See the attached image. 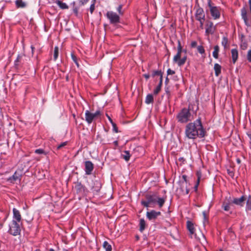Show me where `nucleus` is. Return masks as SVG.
Returning <instances> with one entry per match:
<instances>
[{"mask_svg": "<svg viewBox=\"0 0 251 251\" xmlns=\"http://www.w3.org/2000/svg\"><path fill=\"white\" fill-rule=\"evenodd\" d=\"M206 133V131L202 125L201 117L193 122L188 123L185 126V135L189 139L202 138L205 137Z\"/></svg>", "mask_w": 251, "mask_h": 251, "instance_id": "f257e3e1", "label": "nucleus"}, {"mask_svg": "<svg viewBox=\"0 0 251 251\" xmlns=\"http://www.w3.org/2000/svg\"><path fill=\"white\" fill-rule=\"evenodd\" d=\"M190 106L189 105L188 109L183 108L180 111L176 116L178 122L184 124L192 120L193 117L190 112Z\"/></svg>", "mask_w": 251, "mask_h": 251, "instance_id": "f03ea898", "label": "nucleus"}, {"mask_svg": "<svg viewBox=\"0 0 251 251\" xmlns=\"http://www.w3.org/2000/svg\"><path fill=\"white\" fill-rule=\"evenodd\" d=\"M177 43L178 46L177 47V53L174 57L173 62L177 63V65L179 67H180L183 66L185 64L187 59L186 55H184L181 58H180L181 53L183 51L186 53V50H182V47L181 45L180 41L178 40Z\"/></svg>", "mask_w": 251, "mask_h": 251, "instance_id": "7ed1b4c3", "label": "nucleus"}, {"mask_svg": "<svg viewBox=\"0 0 251 251\" xmlns=\"http://www.w3.org/2000/svg\"><path fill=\"white\" fill-rule=\"evenodd\" d=\"M146 198L147 200L149 201L151 204L157 203L160 208L163 206L166 200L164 198L158 197L156 194L147 195Z\"/></svg>", "mask_w": 251, "mask_h": 251, "instance_id": "20e7f679", "label": "nucleus"}, {"mask_svg": "<svg viewBox=\"0 0 251 251\" xmlns=\"http://www.w3.org/2000/svg\"><path fill=\"white\" fill-rule=\"evenodd\" d=\"M207 5L209 8L211 15L213 19L217 20L220 18L221 8L216 6L212 3L211 0H207Z\"/></svg>", "mask_w": 251, "mask_h": 251, "instance_id": "39448f33", "label": "nucleus"}, {"mask_svg": "<svg viewBox=\"0 0 251 251\" xmlns=\"http://www.w3.org/2000/svg\"><path fill=\"white\" fill-rule=\"evenodd\" d=\"M89 187L94 194H98L101 187V184L99 178L95 177L88 182Z\"/></svg>", "mask_w": 251, "mask_h": 251, "instance_id": "423d86ee", "label": "nucleus"}, {"mask_svg": "<svg viewBox=\"0 0 251 251\" xmlns=\"http://www.w3.org/2000/svg\"><path fill=\"white\" fill-rule=\"evenodd\" d=\"M21 231V229L19 223L12 221L11 223L9 225L8 232L10 234L16 236L20 235Z\"/></svg>", "mask_w": 251, "mask_h": 251, "instance_id": "0eeeda50", "label": "nucleus"}, {"mask_svg": "<svg viewBox=\"0 0 251 251\" xmlns=\"http://www.w3.org/2000/svg\"><path fill=\"white\" fill-rule=\"evenodd\" d=\"M101 115L100 110H97L94 113H91L89 110L85 112V120L88 124L90 125L99 116Z\"/></svg>", "mask_w": 251, "mask_h": 251, "instance_id": "6e6552de", "label": "nucleus"}, {"mask_svg": "<svg viewBox=\"0 0 251 251\" xmlns=\"http://www.w3.org/2000/svg\"><path fill=\"white\" fill-rule=\"evenodd\" d=\"M106 16L111 24H116L120 22L119 15L113 11H108L106 13Z\"/></svg>", "mask_w": 251, "mask_h": 251, "instance_id": "1a4fd4ad", "label": "nucleus"}, {"mask_svg": "<svg viewBox=\"0 0 251 251\" xmlns=\"http://www.w3.org/2000/svg\"><path fill=\"white\" fill-rule=\"evenodd\" d=\"M75 190L77 194L82 196L87 195L88 192L85 186L78 181L75 182Z\"/></svg>", "mask_w": 251, "mask_h": 251, "instance_id": "9d476101", "label": "nucleus"}, {"mask_svg": "<svg viewBox=\"0 0 251 251\" xmlns=\"http://www.w3.org/2000/svg\"><path fill=\"white\" fill-rule=\"evenodd\" d=\"M216 26L214 25L213 23L211 21H207L205 24V34L206 36L212 35L216 30Z\"/></svg>", "mask_w": 251, "mask_h": 251, "instance_id": "9b49d317", "label": "nucleus"}, {"mask_svg": "<svg viewBox=\"0 0 251 251\" xmlns=\"http://www.w3.org/2000/svg\"><path fill=\"white\" fill-rule=\"evenodd\" d=\"M161 215L160 211H156L154 210H151L148 211L146 213L147 219L151 221H154L157 217Z\"/></svg>", "mask_w": 251, "mask_h": 251, "instance_id": "f8f14e48", "label": "nucleus"}, {"mask_svg": "<svg viewBox=\"0 0 251 251\" xmlns=\"http://www.w3.org/2000/svg\"><path fill=\"white\" fill-rule=\"evenodd\" d=\"M25 56L24 53L19 54L17 55V58L14 61V67L15 68L18 69L24 65L25 63L24 57Z\"/></svg>", "mask_w": 251, "mask_h": 251, "instance_id": "ddd939ff", "label": "nucleus"}, {"mask_svg": "<svg viewBox=\"0 0 251 251\" xmlns=\"http://www.w3.org/2000/svg\"><path fill=\"white\" fill-rule=\"evenodd\" d=\"M195 16L198 21L205 20V15L203 8L201 7L197 8L195 12Z\"/></svg>", "mask_w": 251, "mask_h": 251, "instance_id": "4468645a", "label": "nucleus"}, {"mask_svg": "<svg viewBox=\"0 0 251 251\" xmlns=\"http://www.w3.org/2000/svg\"><path fill=\"white\" fill-rule=\"evenodd\" d=\"M22 175L16 171L12 176L9 177L7 181L10 183H14L16 181L21 182Z\"/></svg>", "mask_w": 251, "mask_h": 251, "instance_id": "2eb2a0df", "label": "nucleus"}, {"mask_svg": "<svg viewBox=\"0 0 251 251\" xmlns=\"http://www.w3.org/2000/svg\"><path fill=\"white\" fill-rule=\"evenodd\" d=\"M85 172L86 175H90L94 169V165L90 161H86L84 163Z\"/></svg>", "mask_w": 251, "mask_h": 251, "instance_id": "dca6fc26", "label": "nucleus"}, {"mask_svg": "<svg viewBox=\"0 0 251 251\" xmlns=\"http://www.w3.org/2000/svg\"><path fill=\"white\" fill-rule=\"evenodd\" d=\"M13 220L12 221H15L17 223H20L22 220V216L20 211L15 208L13 209Z\"/></svg>", "mask_w": 251, "mask_h": 251, "instance_id": "f3484780", "label": "nucleus"}, {"mask_svg": "<svg viewBox=\"0 0 251 251\" xmlns=\"http://www.w3.org/2000/svg\"><path fill=\"white\" fill-rule=\"evenodd\" d=\"M246 200V197L244 196H242L239 198H234L232 203L240 206H243Z\"/></svg>", "mask_w": 251, "mask_h": 251, "instance_id": "a211bd4d", "label": "nucleus"}, {"mask_svg": "<svg viewBox=\"0 0 251 251\" xmlns=\"http://www.w3.org/2000/svg\"><path fill=\"white\" fill-rule=\"evenodd\" d=\"M241 15L242 18L243 19L245 24L248 26H249L250 25L248 22V19L247 17V12L246 8L244 7H243L241 10Z\"/></svg>", "mask_w": 251, "mask_h": 251, "instance_id": "6ab92c4d", "label": "nucleus"}, {"mask_svg": "<svg viewBox=\"0 0 251 251\" xmlns=\"http://www.w3.org/2000/svg\"><path fill=\"white\" fill-rule=\"evenodd\" d=\"M231 57L233 63L234 64L238 58V51L236 49H233L231 50Z\"/></svg>", "mask_w": 251, "mask_h": 251, "instance_id": "aec40b11", "label": "nucleus"}, {"mask_svg": "<svg viewBox=\"0 0 251 251\" xmlns=\"http://www.w3.org/2000/svg\"><path fill=\"white\" fill-rule=\"evenodd\" d=\"M187 228L191 235H193L195 234V229L194 226V224L192 222L190 221H188L187 222Z\"/></svg>", "mask_w": 251, "mask_h": 251, "instance_id": "412c9836", "label": "nucleus"}, {"mask_svg": "<svg viewBox=\"0 0 251 251\" xmlns=\"http://www.w3.org/2000/svg\"><path fill=\"white\" fill-rule=\"evenodd\" d=\"M232 202L230 201L229 200L225 201L222 204V207L225 211H228L230 209V205Z\"/></svg>", "mask_w": 251, "mask_h": 251, "instance_id": "4be33fe9", "label": "nucleus"}, {"mask_svg": "<svg viewBox=\"0 0 251 251\" xmlns=\"http://www.w3.org/2000/svg\"><path fill=\"white\" fill-rule=\"evenodd\" d=\"M71 5H72V9L73 11L76 16L78 15V10L80 6H81L79 4L78 5H76L75 1H73L71 3Z\"/></svg>", "mask_w": 251, "mask_h": 251, "instance_id": "5701e85b", "label": "nucleus"}, {"mask_svg": "<svg viewBox=\"0 0 251 251\" xmlns=\"http://www.w3.org/2000/svg\"><path fill=\"white\" fill-rule=\"evenodd\" d=\"M215 74L216 76H218L221 73V66L218 63H215L214 66Z\"/></svg>", "mask_w": 251, "mask_h": 251, "instance_id": "b1692460", "label": "nucleus"}, {"mask_svg": "<svg viewBox=\"0 0 251 251\" xmlns=\"http://www.w3.org/2000/svg\"><path fill=\"white\" fill-rule=\"evenodd\" d=\"M55 3L57 4V5L62 9H68L69 6L66 3L63 2L62 1L59 0H56L55 1Z\"/></svg>", "mask_w": 251, "mask_h": 251, "instance_id": "393cba45", "label": "nucleus"}, {"mask_svg": "<svg viewBox=\"0 0 251 251\" xmlns=\"http://www.w3.org/2000/svg\"><path fill=\"white\" fill-rule=\"evenodd\" d=\"M15 5L18 8H25L26 6V3L22 0H16L15 1Z\"/></svg>", "mask_w": 251, "mask_h": 251, "instance_id": "a878e982", "label": "nucleus"}, {"mask_svg": "<svg viewBox=\"0 0 251 251\" xmlns=\"http://www.w3.org/2000/svg\"><path fill=\"white\" fill-rule=\"evenodd\" d=\"M162 82H163V79H162V78H161V79H159V84H158V85L156 86V87L153 91V94L154 95H157L159 93V92L160 91L161 88V87L162 85Z\"/></svg>", "mask_w": 251, "mask_h": 251, "instance_id": "bb28decb", "label": "nucleus"}, {"mask_svg": "<svg viewBox=\"0 0 251 251\" xmlns=\"http://www.w3.org/2000/svg\"><path fill=\"white\" fill-rule=\"evenodd\" d=\"M130 154L129 151H125L122 154V157L125 159L126 161H128L130 158Z\"/></svg>", "mask_w": 251, "mask_h": 251, "instance_id": "cd10ccee", "label": "nucleus"}, {"mask_svg": "<svg viewBox=\"0 0 251 251\" xmlns=\"http://www.w3.org/2000/svg\"><path fill=\"white\" fill-rule=\"evenodd\" d=\"M146 222L144 219H141L139 222V230L143 232L146 228Z\"/></svg>", "mask_w": 251, "mask_h": 251, "instance_id": "c85d7f7f", "label": "nucleus"}, {"mask_svg": "<svg viewBox=\"0 0 251 251\" xmlns=\"http://www.w3.org/2000/svg\"><path fill=\"white\" fill-rule=\"evenodd\" d=\"M153 102V97L152 94H148L145 99V103L146 104H150Z\"/></svg>", "mask_w": 251, "mask_h": 251, "instance_id": "c756f323", "label": "nucleus"}, {"mask_svg": "<svg viewBox=\"0 0 251 251\" xmlns=\"http://www.w3.org/2000/svg\"><path fill=\"white\" fill-rule=\"evenodd\" d=\"M219 47L218 45L215 46L214 47V51H213V56L215 59H218L219 57Z\"/></svg>", "mask_w": 251, "mask_h": 251, "instance_id": "7c9ffc66", "label": "nucleus"}, {"mask_svg": "<svg viewBox=\"0 0 251 251\" xmlns=\"http://www.w3.org/2000/svg\"><path fill=\"white\" fill-rule=\"evenodd\" d=\"M246 210H251V195H249L246 202Z\"/></svg>", "mask_w": 251, "mask_h": 251, "instance_id": "2f4dec72", "label": "nucleus"}, {"mask_svg": "<svg viewBox=\"0 0 251 251\" xmlns=\"http://www.w3.org/2000/svg\"><path fill=\"white\" fill-rule=\"evenodd\" d=\"M228 43V38L226 36H224L222 38V45L224 47L225 49H226L227 48V44Z\"/></svg>", "mask_w": 251, "mask_h": 251, "instance_id": "473e14b6", "label": "nucleus"}, {"mask_svg": "<svg viewBox=\"0 0 251 251\" xmlns=\"http://www.w3.org/2000/svg\"><path fill=\"white\" fill-rule=\"evenodd\" d=\"M103 247L105 250L106 251H112L111 246L107 241H104L103 242Z\"/></svg>", "mask_w": 251, "mask_h": 251, "instance_id": "72a5a7b5", "label": "nucleus"}, {"mask_svg": "<svg viewBox=\"0 0 251 251\" xmlns=\"http://www.w3.org/2000/svg\"><path fill=\"white\" fill-rule=\"evenodd\" d=\"M155 75L159 76V79H161V78H162V79H163V74L161 71H153L152 74V76L154 77Z\"/></svg>", "mask_w": 251, "mask_h": 251, "instance_id": "f704fd0d", "label": "nucleus"}, {"mask_svg": "<svg viewBox=\"0 0 251 251\" xmlns=\"http://www.w3.org/2000/svg\"><path fill=\"white\" fill-rule=\"evenodd\" d=\"M59 54V48L58 47L56 46L54 49V53H53V58L54 60H56L58 58Z\"/></svg>", "mask_w": 251, "mask_h": 251, "instance_id": "c9c22d12", "label": "nucleus"}, {"mask_svg": "<svg viewBox=\"0 0 251 251\" xmlns=\"http://www.w3.org/2000/svg\"><path fill=\"white\" fill-rule=\"evenodd\" d=\"M197 176H198L197 181V183H196V185L194 186V190H195V191H197V190H198V186L199 185L200 180V178H201V174H199V173H197Z\"/></svg>", "mask_w": 251, "mask_h": 251, "instance_id": "e433bc0d", "label": "nucleus"}, {"mask_svg": "<svg viewBox=\"0 0 251 251\" xmlns=\"http://www.w3.org/2000/svg\"><path fill=\"white\" fill-rule=\"evenodd\" d=\"M197 50L198 52L201 54H204L205 53V50L203 47L201 45L198 46Z\"/></svg>", "mask_w": 251, "mask_h": 251, "instance_id": "4c0bfd02", "label": "nucleus"}, {"mask_svg": "<svg viewBox=\"0 0 251 251\" xmlns=\"http://www.w3.org/2000/svg\"><path fill=\"white\" fill-rule=\"evenodd\" d=\"M71 57L73 61L75 63L77 67H79V64L77 62L76 56L73 53H71Z\"/></svg>", "mask_w": 251, "mask_h": 251, "instance_id": "58836bf2", "label": "nucleus"}, {"mask_svg": "<svg viewBox=\"0 0 251 251\" xmlns=\"http://www.w3.org/2000/svg\"><path fill=\"white\" fill-rule=\"evenodd\" d=\"M141 203L142 205H143L144 206L146 207H149L150 204H151L150 202H149L148 200H147L146 201H142Z\"/></svg>", "mask_w": 251, "mask_h": 251, "instance_id": "ea45409f", "label": "nucleus"}, {"mask_svg": "<svg viewBox=\"0 0 251 251\" xmlns=\"http://www.w3.org/2000/svg\"><path fill=\"white\" fill-rule=\"evenodd\" d=\"M112 126V127H113V130L116 132V133H118L119 132L118 131V127L117 126V125L116 124L113 122L111 124Z\"/></svg>", "mask_w": 251, "mask_h": 251, "instance_id": "a19ab883", "label": "nucleus"}, {"mask_svg": "<svg viewBox=\"0 0 251 251\" xmlns=\"http://www.w3.org/2000/svg\"><path fill=\"white\" fill-rule=\"evenodd\" d=\"M35 152L37 154H46L44 150L41 149H36L35 151Z\"/></svg>", "mask_w": 251, "mask_h": 251, "instance_id": "79ce46f5", "label": "nucleus"}, {"mask_svg": "<svg viewBox=\"0 0 251 251\" xmlns=\"http://www.w3.org/2000/svg\"><path fill=\"white\" fill-rule=\"evenodd\" d=\"M123 8V5L122 4H120L118 6V7L117 8V10L120 15H123V13L122 11Z\"/></svg>", "mask_w": 251, "mask_h": 251, "instance_id": "37998d69", "label": "nucleus"}, {"mask_svg": "<svg viewBox=\"0 0 251 251\" xmlns=\"http://www.w3.org/2000/svg\"><path fill=\"white\" fill-rule=\"evenodd\" d=\"M247 60L249 62H251V50L248 51L247 53Z\"/></svg>", "mask_w": 251, "mask_h": 251, "instance_id": "c03bdc74", "label": "nucleus"}, {"mask_svg": "<svg viewBox=\"0 0 251 251\" xmlns=\"http://www.w3.org/2000/svg\"><path fill=\"white\" fill-rule=\"evenodd\" d=\"M67 142H63L61 144H60V145H59L57 147V150H59L62 147H64V146H65L66 145H67Z\"/></svg>", "mask_w": 251, "mask_h": 251, "instance_id": "a18cd8bd", "label": "nucleus"}, {"mask_svg": "<svg viewBox=\"0 0 251 251\" xmlns=\"http://www.w3.org/2000/svg\"><path fill=\"white\" fill-rule=\"evenodd\" d=\"M247 47L248 44L246 42L242 43V44L241 45V48L243 50H246L247 48Z\"/></svg>", "mask_w": 251, "mask_h": 251, "instance_id": "49530a36", "label": "nucleus"}, {"mask_svg": "<svg viewBox=\"0 0 251 251\" xmlns=\"http://www.w3.org/2000/svg\"><path fill=\"white\" fill-rule=\"evenodd\" d=\"M95 3L94 2L93 3L91 4L90 6V11L91 14L93 13L94 10H95Z\"/></svg>", "mask_w": 251, "mask_h": 251, "instance_id": "de8ad7c7", "label": "nucleus"}, {"mask_svg": "<svg viewBox=\"0 0 251 251\" xmlns=\"http://www.w3.org/2000/svg\"><path fill=\"white\" fill-rule=\"evenodd\" d=\"M167 75H171L175 74V72L171 69H168L167 71Z\"/></svg>", "mask_w": 251, "mask_h": 251, "instance_id": "09e8293b", "label": "nucleus"}, {"mask_svg": "<svg viewBox=\"0 0 251 251\" xmlns=\"http://www.w3.org/2000/svg\"><path fill=\"white\" fill-rule=\"evenodd\" d=\"M187 176L186 175H182V178L183 179V181H182L183 183L185 182L186 184L187 183L188 180H187Z\"/></svg>", "mask_w": 251, "mask_h": 251, "instance_id": "8fccbe9b", "label": "nucleus"}, {"mask_svg": "<svg viewBox=\"0 0 251 251\" xmlns=\"http://www.w3.org/2000/svg\"><path fill=\"white\" fill-rule=\"evenodd\" d=\"M178 161L181 162V164H180V165H181L183 164H184L185 162H186L185 159L183 157H179L178 158Z\"/></svg>", "mask_w": 251, "mask_h": 251, "instance_id": "3c124183", "label": "nucleus"}, {"mask_svg": "<svg viewBox=\"0 0 251 251\" xmlns=\"http://www.w3.org/2000/svg\"><path fill=\"white\" fill-rule=\"evenodd\" d=\"M89 0H79V4L83 5L86 4Z\"/></svg>", "mask_w": 251, "mask_h": 251, "instance_id": "603ef678", "label": "nucleus"}, {"mask_svg": "<svg viewBox=\"0 0 251 251\" xmlns=\"http://www.w3.org/2000/svg\"><path fill=\"white\" fill-rule=\"evenodd\" d=\"M204 21H205V20L199 21V22L200 23V27L201 29H203V24H204Z\"/></svg>", "mask_w": 251, "mask_h": 251, "instance_id": "864d4df0", "label": "nucleus"}, {"mask_svg": "<svg viewBox=\"0 0 251 251\" xmlns=\"http://www.w3.org/2000/svg\"><path fill=\"white\" fill-rule=\"evenodd\" d=\"M197 43L195 41H192L191 43V48H195L197 46Z\"/></svg>", "mask_w": 251, "mask_h": 251, "instance_id": "5fc2aeb1", "label": "nucleus"}, {"mask_svg": "<svg viewBox=\"0 0 251 251\" xmlns=\"http://www.w3.org/2000/svg\"><path fill=\"white\" fill-rule=\"evenodd\" d=\"M143 76L147 80L148 79L150 76V75L148 74L143 75Z\"/></svg>", "mask_w": 251, "mask_h": 251, "instance_id": "6e6d98bb", "label": "nucleus"}, {"mask_svg": "<svg viewBox=\"0 0 251 251\" xmlns=\"http://www.w3.org/2000/svg\"><path fill=\"white\" fill-rule=\"evenodd\" d=\"M30 48L31 49L32 55H33L35 48L33 47V46L31 45Z\"/></svg>", "mask_w": 251, "mask_h": 251, "instance_id": "4d7b16f0", "label": "nucleus"}, {"mask_svg": "<svg viewBox=\"0 0 251 251\" xmlns=\"http://www.w3.org/2000/svg\"><path fill=\"white\" fill-rule=\"evenodd\" d=\"M106 117L108 118V120L109 121L110 123L112 124V123H113L112 119L109 117V116L108 114H106Z\"/></svg>", "mask_w": 251, "mask_h": 251, "instance_id": "13d9d810", "label": "nucleus"}, {"mask_svg": "<svg viewBox=\"0 0 251 251\" xmlns=\"http://www.w3.org/2000/svg\"><path fill=\"white\" fill-rule=\"evenodd\" d=\"M249 5L250 8V10L251 13V0H249Z\"/></svg>", "mask_w": 251, "mask_h": 251, "instance_id": "bf43d9fd", "label": "nucleus"}, {"mask_svg": "<svg viewBox=\"0 0 251 251\" xmlns=\"http://www.w3.org/2000/svg\"><path fill=\"white\" fill-rule=\"evenodd\" d=\"M113 143L115 146H118V141L116 140V141H114Z\"/></svg>", "mask_w": 251, "mask_h": 251, "instance_id": "052dcab7", "label": "nucleus"}, {"mask_svg": "<svg viewBox=\"0 0 251 251\" xmlns=\"http://www.w3.org/2000/svg\"><path fill=\"white\" fill-rule=\"evenodd\" d=\"M202 214H203V215L204 219L205 220L206 219V213H205V211H203L202 212Z\"/></svg>", "mask_w": 251, "mask_h": 251, "instance_id": "680f3d73", "label": "nucleus"}, {"mask_svg": "<svg viewBox=\"0 0 251 251\" xmlns=\"http://www.w3.org/2000/svg\"><path fill=\"white\" fill-rule=\"evenodd\" d=\"M169 82V78L167 77L165 79V83H167Z\"/></svg>", "mask_w": 251, "mask_h": 251, "instance_id": "e2e57ef3", "label": "nucleus"}, {"mask_svg": "<svg viewBox=\"0 0 251 251\" xmlns=\"http://www.w3.org/2000/svg\"><path fill=\"white\" fill-rule=\"evenodd\" d=\"M189 189L188 188H186V194H188L189 193Z\"/></svg>", "mask_w": 251, "mask_h": 251, "instance_id": "0e129e2a", "label": "nucleus"}, {"mask_svg": "<svg viewBox=\"0 0 251 251\" xmlns=\"http://www.w3.org/2000/svg\"><path fill=\"white\" fill-rule=\"evenodd\" d=\"M49 251H54V250L53 249H50Z\"/></svg>", "mask_w": 251, "mask_h": 251, "instance_id": "69168bd1", "label": "nucleus"}, {"mask_svg": "<svg viewBox=\"0 0 251 251\" xmlns=\"http://www.w3.org/2000/svg\"><path fill=\"white\" fill-rule=\"evenodd\" d=\"M237 162H238V163H239L240 162V160L239 159H238V160H237Z\"/></svg>", "mask_w": 251, "mask_h": 251, "instance_id": "338daca9", "label": "nucleus"}, {"mask_svg": "<svg viewBox=\"0 0 251 251\" xmlns=\"http://www.w3.org/2000/svg\"><path fill=\"white\" fill-rule=\"evenodd\" d=\"M40 251V250H39V249H36V250H35V251Z\"/></svg>", "mask_w": 251, "mask_h": 251, "instance_id": "774afa93", "label": "nucleus"}]
</instances>
